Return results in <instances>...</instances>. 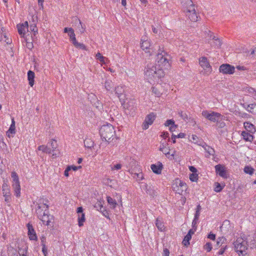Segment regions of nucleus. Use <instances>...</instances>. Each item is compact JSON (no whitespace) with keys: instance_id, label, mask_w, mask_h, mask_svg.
Instances as JSON below:
<instances>
[{"instance_id":"23","label":"nucleus","mask_w":256,"mask_h":256,"mask_svg":"<svg viewBox=\"0 0 256 256\" xmlns=\"http://www.w3.org/2000/svg\"><path fill=\"white\" fill-rule=\"evenodd\" d=\"M35 76L34 72L32 70H29L28 72V79L29 81V84L32 86L34 84V78Z\"/></svg>"},{"instance_id":"11","label":"nucleus","mask_w":256,"mask_h":256,"mask_svg":"<svg viewBox=\"0 0 256 256\" xmlns=\"http://www.w3.org/2000/svg\"><path fill=\"white\" fill-rule=\"evenodd\" d=\"M235 68L228 64H222L219 68L220 72L223 74H231L234 73Z\"/></svg>"},{"instance_id":"36","label":"nucleus","mask_w":256,"mask_h":256,"mask_svg":"<svg viewBox=\"0 0 256 256\" xmlns=\"http://www.w3.org/2000/svg\"><path fill=\"white\" fill-rule=\"evenodd\" d=\"M191 238H192V237H191V236H190V234H187L184 236V240H182V244H183L184 246H188V245H189V244H190V242H189V241L191 240Z\"/></svg>"},{"instance_id":"50","label":"nucleus","mask_w":256,"mask_h":256,"mask_svg":"<svg viewBox=\"0 0 256 256\" xmlns=\"http://www.w3.org/2000/svg\"><path fill=\"white\" fill-rule=\"evenodd\" d=\"M222 246V248H220V249L219 250V251L216 254L218 255L222 254L224 253L226 250V248H228L227 246Z\"/></svg>"},{"instance_id":"41","label":"nucleus","mask_w":256,"mask_h":256,"mask_svg":"<svg viewBox=\"0 0 256 256\" xmlns=\"http://www.w3.org/2000/svg\"><path fill=\"white\" fill-rule=\"evenodd\" d=\"M73 44L74 46L76 48L86 50V46L82 43H80L78 42L76 40L73 43Z\"/></svg>"},{"instance_id":"61","label":"nucleus","mask_w":256,"mask_h":256,"mask_svg":"<svg viewBox=\"0 0 256 256\" xmlns=\"http://www.w3.org/2000/svg\"><path fill=\"white\" fill-rule=\"evenodd\" d=\"M4 38H5L4 41L6 42V43L7 44H11V43H12V40H10V39H8V38H7V36H6V34H4Z\"/></svg>"},{"instance_id":"26","label":"nucleus","mask_w":256,"mask_h":256,"mask_svg":"<svg viewBox=\"0 0 256 256\" xmlns=\"http://www.w3.org/2000/svg\"><path fill=\"white\" fill-rule=\"evenodd\" d=\"M151 169L153 171V172L156 174H160L161 173V171L162 168V164L157 166L156 164H152L151 165Z\"/></svg>"},{"instance_id":"18","label":"nucleus","mask_w":256,"mask_h":256,"mask_svg":"<svg viewBox=\"0 0 256 256\" xmlns=\"http://www.w3.org/2000/svg\"><path fill=\"white\" fill-rule=\"evenodd\" d=\"M141 48H142L146 50V52H149L146 51L150 47V42L148 40V38L146 36H142L141 38Z\"/></svg>"},{"instance_id":"47","label":"nucleus","mask_w":256,"mask_h":256,"mask_svg":"<svg viewBox=\"0 0 256 256\" xmlns=\"http://www.w3.org/2000/svg\"><path fill=\"white\" fill-rule=\"evenodd\" d=\"M190 179L192 182H196L198 180V174L196 173H192L190 174Z\"/></svg>"},{"instance_id":"1","label":"nucleus","mask_w":256,"mask_h":256,"mask_svg":"<svg viewBox=\"0 0 256 256\" xmlns=\"http://www.w3.org/2000/svg\"><path fill=\"white\" fill-rule=\"evenodd\" d=\"M144 72L146 78L152 84L158 82L160 79L164 76L163 70L152 64L148 65Z\"/></svg>"},{"instance_id":"9","label":"nucleus","mask_w":256,"mask_h":256,"mask_svg":"<svg viewBox=\"0 0 256 256\" xmlns=\"http://www.w3.org/2000/svg\"><path fill=\"white\" fill-rule=\"evenodd\" d=\"M43 208H45L44 212L42 213V216L39 218L42 222L44 224H46V226H51L52 225V220H53V216L48 214V206L44 204L43 205Z\"/></svg>"},{"instance_id":"56","label":"nucleus","mask_w":256,"mask_h":256,"mask_svg":"<svg viewBox=\"0 0 256 256\" xmlns=\"http://www.w3.org/2000/svg\"><path fill=\"white\" fill-rule=\"evenodd\" d=\"M230 224V221L225 220L222 226H220L221 231H223L224 230V226H227Z\"/></svg>"},{"instance_id":"33","label":"nucleus","mask_w":256,"mask_h":256,"mask_svg":"<svg viewBox=\"0 0 256 256\" xmlns=\"http://www.w3.org/2000/svg\"><path fill=\"white\" fill-rule=\"evenodd\" d=\"M38 149V150H42V152L46 154H51L52 152V150L44 145L39 146Z\"/></svg>"},{"instance_id":"21","label":"nucleus","mask_w":256,"mask_h":256,"mask_svg":"<svg viewBox=\"0 0 256 256\" xmlns=\"http://www.w3.org/2000/svg\"><path fill=\"white\" fill-rule=\"evenodd\" d=\"M244 126L246 130L251 134L255 132L256 130L254 126L250 122H244Z\"/></svg>"},{"instance_id":"46","label":"nucleus","mask_w":256,"mask_h":256,"mask_svg":"<svg viewBox=\"0 0 256 256\" xmlns=\"http://www.w3.org/2000/svg\"><path fill=\"white\" fill-rule=\"evenodd\" d=\"M30 30L33 32L34 36H35L38 32V28L36 24L31 25L30 26Z\"/></svg>"},{"instance_id":"7","label":"nucleus","mask_w":256,"mask_h":256,"mask_svg":"<svg viewBox=\"0 0 256 256\" xmlns=\"http://www.w3.org/2000/svg\"><path fill=\"white\" fill-rule=\"evenodd\" d=\"M202 114L206 119L214 122H218L222 116V114L220 113L206 110H203Z\"/></svg>"},{"instance_id":"3","label":"nucleus","mask_w":256,"mask_h":256,"mask_svg":"<svg viewBox=\"0 0 256 256\" xmlns=\"http://www.w3.org/2000/svg\"><path fill=\"white\" fill-rule=\"evenodd\" d=\"M100 134L102 140L109 142L110 138L115 136V130L112 124H104L100 128Z\"/></svg>"},{"instance_id":"32","label":"nucleus","mask_w":256,"mask_h":256,"mask_svg":"<svg viewBox=\"0 0 256 256\" xmlns=\"http://www.w3.org/2000/svg\"><path fill=\"white\" fill-rule=\"evenodd\" d=\"M85 220L84 214H78V224L79 226L81 227L84 226V222H85Z\"/></svg>"},{"instance_id":"5","label":"nucleus","mask_w":256,"mask_h":256,"mask_svg":"<svg viewBox=\"0 0 256 256\" xmlns=\"http://www.w3.org/2000/svg\"><path fill=\"white\" fill-rule=\"evenodd\" d=\"M234 250L239 256H244L246 254L248 242L242 238H238L234 242Z\"/></svg>"},{"instance_id":"39","label":"nucleus","mask_w":256,"mask_h":256,"mask_svg":"<svg viewBox=\"0 0 256 256\" xmlns=\"http://www.w3.org/2000/svg\"><path fill=\"white\" fill-rule=\"evenodd\" d=\"M178 114L181 117V118L185 122H188V116L186 112H184L182 111H179L178 112Z\"/></svg>"},{"instance_id":"17","label":"nucleus","mask_w":256,"mask_h":256,"mask_svg":"<svg viewBox=\"0 0 256 256\" xmlns=\"http://www.w3.org/2000/svg\"><path fill=\"white\" fill-rule=\"evenodd\" d=\"M27 227L28 229V236L30 240H36L37 236L31 224H28Z\"/></svg>"},{"instance_id":"31","label":"nucleus","mask_w":256,"mask_h":256,"mask_svg":"<svg viewBox=\"0 0 256 256\" xmlns=\"http://www.w3.org/2000/svg\"><path fill=\"white\" fill-rule=\"evenodd\" d=\"M132 176L137 181H140L144 178L143 174L142 172H132Z\"/></svg>"},{"instance_id":"43","label":"nucleus","mask_w":256,"mask_h":256,"mask_svg":"<svg viewBox=\"0 0 256 256\" xmlns=\"http://www.w3.org/2000/svg\"><path fill=\"white\" fill-rule=\"evenodd\" d=\"M192 140L193 142L195 144H198L200 146H202L204 143L202 141L199 140L198 138L196 135H192Z\"/></svg>"},{"instance_id":"55","label":"nucleus","mask_w":256,"mask_h":256,"mask_svg":"<svg viewBox=\"0 0 256 256\" xmlns=\"http://www.w3.org/2000/svg\"><path fill=\"white\" fill-rule=\"evenodd\" d=\"M174 124V121L172 120H168L166 121L164 124V125L166 126H170L172 124Z\"/></svg>"},{"instance_id":"38","label":"nucleus","mask_w":256,"mask_h":256,"mask_svg":"<svg viewBox=\"0 0 256 256\" xmlns=\"http://www.w3.org/2000/svg\"><path fill=\"white\" fill-rule=\"evenodd\" d=\"M166 144H164V142L162 143L159 150L160 151L162 152L164 154L167 156L168 154H170V152L169 151H168L167 150H166Z\"/></svg>"},{"instance_id":"22","label":"nucleus","mask_w":256,"mask_h":256,"mask_svg":"<svg viewBox=\"0 0 256 256\" xmlns=\"http://www.w3.org/2000/svg\"><path fill=\"white\" fill-rule=\"evenodd\" d=\"M114 92L115 94L120 100V97L122 96L124 92V86H118L117 87H116L114 88Z\"/></svg>"},{"instance_id":"15","label":"nucleus","mask_w":256,"mask_h":256,"mask_svg":"<svg viewBox=\"0 0 256 256\" xmlns=\"http://www.w3.org/2000/svg\"><path fill=\"white\" fill-rule=\"evenodd\" d=\"M124 108L130 110L131 114H133L136 109V104L135 100H130L124 106Z\"/></svg>"},{"instance_id":"52","label":"nucleus","mask_w":256,"mask_h":256,"mask_svg":"<svg viewBox=\"0 0 256 256\" xmlns=\"http://www.w3.org/2000/svg\"><path fill=\"white\" fill-rule=\"evenodd\" d=\"M50 146H52V150L56 149L58 146L56 141L55 140H52L50 142Z\"/></svg>"},{"instance_id":"4","label":"nucleus","mask_w":256,"mask_h":256,"mask_svg":"<svg viewBox=\"0 0 256 256\" xmlns=\"http://www.w3.org/2000/svg\"><path fill=\"white\" fill-rule=\"evenodd\" d=\"M170 56L167 54L166 52L164 50H159V52L157 54L156 62L158 65V68H160L162 70L163 68H168L170 67V64L169 60Z\"/></svg>"},{"instance_id":"45","label":"nucleus","mask_w":256,"mask_h":256,"mask_svg":"<svg viewBox=\"0 0 256 256\" xmlns=\"http://www.w3.org/2000/svg\"><path fill=\"white\" fill-rule=\"evenodd\" d=\"M42 207L38 206L36 210V213L38 218H41V216H42V213L44 212H42L43 209H42Z\"/></svg>"},{"instance_id":"40","label":"nucleus","mask_w":256,"mask_h":256,"mask_svg":"<svg viewBox=\"0 0 256 256\" xmlns=\"http://www.w3.org/2000/svg\"><path fill=\"white\" fill-rule=\"evenodd\" d=\"M68 35L70 36V40L72 44L76 40L74 32V30L73 29H72V30L68 33Z\"/></svg>"},{"instance_id":"64","label":"nucleus","mask_w":256,"mask_h":256,"mask_svg":"<svg viewBox=\"0 0 256 256\" xmlns=\"http://www.w3.org/2000/svg\"><path fill=\"white\" fill-rule=\"evenodd\" d=\"M196 228H192L189 230L188 234H190V236H192L194 233V232L196 231Z\"/></svg>"},{"instance_id":"58","label":"nucleus","mask_w":256,"mask_h":256,"mask_svg":"<svg viewBox=\"0 0 256 256\" xmlns=\"http://www.w3.org/2000/svg\"><path fill=\"white\" fill-rule=\"evenodd\" d=\"M198 219H195L194 218L192 220V228H197V224L198 222Z\"/></svg>"},{"instance_id":"29","label":"nucleus","mask_w":256,"mask_h":256,"mask_svg":"<svg viewBox=\"0 0 256 256\" xmlns=\"http://www.w3.org/2000/svg\"><path fill=\"white\" fill-rule=\"evenodd\" d=\"M84 145L85 147H86L88 148H91L94 146V142L90 138H86L84 140Z\"/></svg>"},{"instance_id":"24","label":"nucleus","mask_w":256,"mask_h":256,"mask_svg":"<svg viewBox=\"0 0 256 256\" xmlns=\"http://www.w3.org/2000/svg\"><path fill=\"white\" fill-rule=\"evenodd\" d=\"M156 226L160 231H163L165 228L162 218H157L156 222Z\"/></svg>"},{"instance_id":"49","label":"nucleus","mask_w":256,"mask_h":256,"mask_svg":"<svg viewBox=\"0 0 256 256\" xmlns=\"http://www.w3.org/2000/svg\"><path fill=\"white\" fill-rule=\"evenodd\" d=\"M226 241V238L224 237H220L218 238L217 240V244L218 245L220 244H221L220 246H222V244L224 243V242Z\"/></svg>"},{"instance_id":"48","label":"nucleus","mask_w":256,"mask_h":256,"mask_svg":"<svg viewBox=\"0 0 256 256\" xmlns=\"http://www.w3.org/2000/svg\"><path fill=\"white\" fill-rule=\"evenodd\" d=\"M52 158H56V157L59 156L60 152L58 150H52Z\"/></svg>"},{"instance_id":"60","label":"nucleus","mask_w":256,"mask_h":256,"mask_svg":"<svg viewBox=\"0 0 256 256\" xmlns=\"http://www.w3.org/2000/svg\"><path fill=\"white\" fill-rule=\"evenodd\" d=\"M71 170V167H67L64 172V175L66 176H68L69 175L68 172Z\"/></svg>"},{"instance_id":"62","label":"nucleus","mask_w":256,"mask_h":256,"mask_svg":"<svg viewBox=\"0 0 256 256\" xmlns=\"http://www.w3.org/2000/svg\"><path fill=\"white\" fill-rule=\"evenodd\" d=\"M189 170L192 173H196L197 172V169L193 166H189Z\"/></svg>"},{"instance_id":"16","label":"nucleus","mask_w":256,"mask_h":256,"mask_svg":"<svg viewBox=\"0 0 256 256\" xmlns=\"http://www.w3.org/2000/svg\"><path fill=\"white\" fill-rule=\"evenodd\" d=\"M18 34L22 36H24L26 30L28 31V25L27 22H25L24 23L18 24L17 26Z\"/></svg>"},{"instance_id":"25","label":"nucleus","mask_w":256,"mask_h":256,"mask_svg":"<svg viewBox=\"0 0 256 256\" xmlns=\"http://www.w3.org/2000/svg\"><path fill=\"white\" fill-rule=\"evenodd\" d=\"M242 136L243 138L246 142H252L254 139V136L252 134H249L245 131L242 132Z\"/></svg>"},{"instance_id":"8","label":"nucleus","mask_w":256,"mask_h":256,"mask_svg":"<svg viewBox=\"0 0 256 256\" xmlns=\"http://www.w3.org/2000/svg\"><path fill=\"white\" fill-rule=\"evenodd\" d=\"M172 188L176 193L182 194L187 189V185L180 180L176 178L172 184Z\"/></svg>"},{"instance_id":"10","label":"nucleus","mask_w":256,"mask_h":256,"mask_svg":"<svg viewBox=\"0 0 256 256\" xmlns=\"http://www.w3.org/2000/svg\"><path fill=\"white\" fill-rule=\"evenodd\" d=\"M204 33L206 35V38H208L210 40H213V44L210 43V44L214 46L216 48H219L222 45V42L221 40L216 37L213 34L212 32H210V31L208 30L206 28H204Z\"/></svg>"},{"instance_id":"27","label":"nucleus","mask_w":256,"mask_h":256,"mask_svg":"<svg viewBox=\"0 0 256 256\" xmlns=\"http://www.w3.org/2000/svg\"><path fill=\"white\" fill-rule=\"evenodd\" d=\"M106 200L111 208L114 209L116 208L117 206V202L114 199L112 198L110 196H108L106 197Z\"/></svg>"},{"instance_id":"2","label":"nucleus","mask_w":256,"mask_h":256,"mask_svg":"<svg viewBox=\"0 0 256 256\" xmlns=\"http://www.w3.org/2000/svg\"><path fill=\"white\" fill-rule=\"evenodd\" d=\"M181 4L185 14L192 22L198 20V14L195 9V6L192 0H182Z\"/></svg>"},{"instance_id":"28","label":"nucleus","mask_w":256,"mask_h":256,"mask_svg":"<svg viewBox=\"0 0 256 256\" xmlns=\"http://www.w3.org/2000/svg\"><path fill=\"white\" fill-rule=\"evenodd\" d=\"M202 146L204 148L205 151L209 154L214 156V150L212 148L206 145L205 143H203Z\"/></svg>"},{"instance_id":"13","label":"nucleus","mask_w":256,"mask_h":256,"mask_svg":"<svg viewBox=\"0 0 256 256\" xmlns=\"http://www.w3.org/2000/svg\"><path fill=\"white\" fill-rule=\"evenodd\" d=\"M216 172L221 177L226 178H228V173L224 166L218 164L215 166Z\"/></svg>"},{"instance_id":"51","label":"nucleus","mask_w":256,"mask_h":256,"mask_svg":"<svg viewBox=\"0 0 256 256\" xmlns=\"http://www.w3.org/2000/svg\"><path fill=\"white\" fill-rule=\"evenodd\" d=\"M100 212L104 216H105L107 218L110 219V218L109 217L108 212L104 208L102 210H100Z\"/></svg>"},{"instance_id":"34","label":"nucleus","mask_w":256,"mask_h":256,"mask_svg":"<svg viewBox=\"0 0 256 256\" xmlns=\"http://www.w3.org/2000/svg\"><path fill=\"white\" fill-rule=\"evenodd\" d=\"M96 58L97 60H99L100 62L102 64H106V61L108 60V58L102 56V54L100 52H98L96 54Z\"/></svg>"},{"instance_id":"12","label":"nucleus","mask_w":256,"mask_h":256,"mask_svg":"<svg viewBox=\"0 0 256 256\" xmlns=\"http://www.w3.org/2000/svg\"><path fill=\"white\" fill-rule=\"evenodd\" d=\"M199 63L200 66L204 70L206 74H208L211 72L212 68L208 61V60L205 57H202L200 58Z\"/></svg>"},{"instance_id":"35","label":"nucleus","mask_w":256,"mask_h":256,"mask_svg":"<svg viewBox=\"0 0 256 256\" xmlns=\"http://www.w3.org/2000/svg\"><path fill=\"white\" fill-rule=\"evenodd\" d=\"M2 191L3 194H8V193L10 192L9 186L5 182H4V184H2Z\"/></svg>"},{"instance_id":"30","label":"nucleus","mask_w":256,"mask_h":256,"mask_svg":"<svg viewBox=\"0 0 256 256\" xmlns=\"http://www.w3.org/2000/svg\"><path fill=\"white\" fill-rule=\"evenodd\" d=\"M105 88L107 90L112 92L114 88V83L110 80L105 82Z\"/></svg>"},{"instance_id":"57","label":"nucleus","mask_w":256,"mask_h":256,"mask_svg":"<svg viewBox=\"0 0 256 256\" xmlns=\"http://www.w3.org/2000/svg\"><path fill=\"white\" fill-rule=\"evenodd\" d=\"M94 207L96 208L97 210H102L104 208L103 206L100 204V202H98V203L96 204Z\"/></svg>"},{"instance_id":"20","label":"nucleus","mask_w":256,"mask_h":256,"mask_svg":"<svg viewBox=\"0 0 256 256\" xmlns=\"http://www.w3.org/2000/svg\"><path fill=\"white\" fill-rule=\"evenodd\" d=\"M10 256H28V255L27 248L24 250L19 248L18 253L16 251H14Z\"/></svg>"},{"instance_id":"19","label":"nucleus","mask_w":256,"mask_h":256,"mask_svg":"<svg viewBox=\"0 0 256 256\" xmlns=\"http://www.w3.org/2000/svg\"><path fill=\"white\" fill-rule=\"evenodd\" d=\"M15 122L14 119H12V124L9 128L8 130L6 132V135L8 138L13 136V135L15 134Z\"/></svg>"},{"instance_id":"14","label":"nucleus","mask_w":256,"mask_h":256,"mask_svg":"<svg viewBox=\"0 0 256 256\" xmlns=\"http://www.w3.org/2000/svg\"><path fill=\"white\" fill-rule=\"evenodd\" d=\"M155 115L154 114H150L148 115L145 119L144 122L143 124L142 127L144 130L148 128L149 125H151L154 120H155Z\"/></svg>"},{"instance_id":"59","label":"nucleus","mask_w":256,"mask_h":256,"mask_svg":"<svg viewBox=\"0 0 256 256\" xmlns=\"http://www.w3.org/2000/svg\"><path fill=\"white\" fill-rule=\"evenodd\" d=\"M3 196L5 198V201L9 202L10 199V192L8 193V194H4Z\"/></svg>"},{"instance_id":"42","label":"nucleus","mask_w":256,"mask_h":256,"mask_svg":"<svg viewBox=\"0 0 256 256\" xmlns=\"http://www.w3.org/2000/svg\"><path fill=\"white\" fill-rule=\"evenodd\" d=\"M248 110L252 113H254L256 112V104H252L248 106Z\"/></svg>"},{"instance_id":"44","label":"nucleus","mask_w":256,"mask_h":256,"mask_svg":"<svg viewBox=\"0 0 256 256\" xmlns=\"http://www.w3.org/2000/svg\"><path fill=\"white\" fill-rule=\"evenodd\" d=\"M214 191L219 192L222 191L224 186H222L218 182L215 183Z\"/></svg>"},{"instance_id":"6","label":"nucleus","mask_w":256,"mask_h":256,"mask_svg":"<svg viewBox=\"0 0 256 256\" xmlns=\"http://www.w3.org/2000/svg\"><path fill=\"white\" fill-rule=\"evenodd\" d=\"M11 176L12 180V187L14 195L18 198L20 196V186L18 176L15 172H12L11 174Z\"/></svg>"},{"instance_id":"54","label":"nucleus","mask_w":256,"mask_h":256,"mask_svg":"<svg viewBox=\"0 0 256 256\" xmlns=\"http://www.w3.org/2000/svg\"><path fill=\"white\" fill-rule=\"evenodd\" d=\"M204 249L207 252H210L212 249V244L208 242L204 246Z\"/></svg>"},{"instance_id":"37","label":"nucleus","mask_w":256,"mask_h":256,"mask_svg":"<svg viewBox=\"0 0 256 256\" xmlns=\"http://www.w3.org/2000/svg\"><path fill=\"white\" fill-rule=\"evenodd\" d=\"M254 170L250 166H246L244 168V172L246 174L252 175L254 172Z\"/></svg>"},{"instance_id":"63","label":"nucleus","mask_w":256,"mask_h":256,"mask_svg":"<svg viewBox=\"0 0 256 256\" xmlns=\"http://www.w3.org/2000/svg\"><path fill=\"white\" fill-rule=\"evenodd\" d=\"M26 46L27 47V48H28L30 50H31L34 47L33 44L32 42H26Z\"/></svg>"},{"instance_id":"53","label":"nucleus","mask_w":256,"mask_h":256,"mask_svg":"<svg viewBox=\"0 0 256 256\" xmlns=\"http://www.w3.org/2000/svg\"><path fill=\"white\" fill-rule=\"evenodd\" d=\"M122 164H116L112 166V170H119L122 168Z\"/></svg>"}]
</instances>
